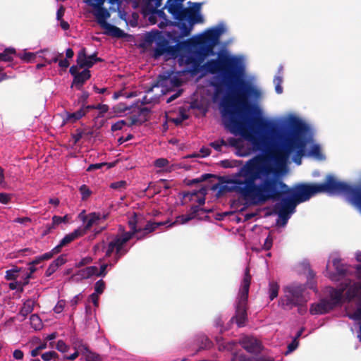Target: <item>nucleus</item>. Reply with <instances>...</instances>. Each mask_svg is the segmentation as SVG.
<instances>
[{"label":"nucleus","instance_id":"nucleus-14","mask_svg":"<svg viewBox=\"0 0 361 361\" xmlns=\"http://www.w3.org/2000/svg\"><path fill=\"white\" fill-rule=\"evenodd\" d=\"M241 346L248 353L252 354L260 353L262 346L259 341L253 337H245L241 341Z\"/></svg>","mask_w":361,"mask_h":361},{"label":"nucleus","instance_id":"nucleus-64","mask_svg":"<svg viewBox=\"0 0 361 361\" xmlns=\"http://www.w3.org/2000/svg\"><path fill=\"white\" fill-rule=\"evenodd\" d=\"M58 62H59V67L64 68V69L67 68L70 65V63L67 59H61V60L59 59Z\"/></svg>","mask_w":361,"mask_h":361},{"label":"nucleus","instance_id":"nucleus-17","mask_svg":"<svg viewBox=\"0 0 361 361\" xmlns=\"http://www.w3.org/2000/svg\"><path fill=\"white\" fill-rule=\"evenodd\" d=\"M84 235V231L80 228L75 229L73 232L66 235L60 241L63 246L69 244L74 240L79 237Z\"/></svg>","mask_w":361,"mask_h":361},{"label":"nucleus","instance_id":"nucleus-9","mask_svg":"<svg viewBox=\"0 0 361 361\" xmlns=\"http://www.w3.org/2000/svg\"><path fill=\"white\" fill-rule=\"evenodd\" d=\"M103 59L97 56V53L87 56L86 49L82 48L78 53L76 62L80 68H91L97 62H102Z\"/></svg>","mask_w":361,"mask_h":361},{"label":"nucleus","instance_id":"nucleus-48","mask_svg":"<svg viewBox=\"0 0 361 361\" xmlns=\"http://www.w3.org/2000/svg\"><path fill=\"white\" fill-rule=\"evenodd\" d=\"M87 269V276H90V277H92L93 276H97L98 274V268L96 266H90L86 267Z\"/></svg>","mask_w":361,"mask_h":361},{"label":"nucleus","instance_id":"nucleus-55","mask_svg":"<svg viewBox=\"0 0 361 361\" xmlns=\"http://www.w3.org/2000/svg\"><path fill=\"white\" fill-rule=\"evenodd\" d=\"M11 200V197L8 194L0 192V203L8 204Z\"/></svg>","mask_w":361,"mask_h":361},{"label":"nucleus","instance_id":"nucleus-15","mask_svg":"<svg viewBox=\"0 0 361 361\" xmlns=\"http://www.w3.org/2000/svg\"><path fill=\"white\" fill-rule=\"evenodd\" d=\"M334 308L328 300H322L318 303L312 304L310 312L311 314H324Z\"/></svg>","mask_w":361,"mask_h":361},{"label":"nucleus","instance_id":"nucleus-25","mask_svg":"<svg viewBox=\"0 0 361 361\" xmlns=\"http://www.w3.org/2000/svg\"><path fill=\"white\" fill-rule=\"evenodd\" d=\"M169 222V221L160 222L148 221L147 224L145 226V227L142 228V231L145 232V233L148 234L149 233L153 232L158 227L167 224Z\"/></svg>","mask_w":361,"mask_h":361},{"label":"nucleus","instance_id":"nucleus-53","mask_svg":"<svg viewBox=\"0 0 361 361\" xmlns=\"http://www.w3.org/2000/svg\"><path fill=\"white\" fill-rule=\"evenodd\" d=\"M89 96H90V94H89L88 92L83 91L82 94L80 95V97L78 99V102L80 103L81 105L86 104L87 100Z\"/></svg>","mask_w":361,"mask_h":361},{"label":"nucleus","instance_id":"nucleus-27","mask_svg":"<svg viewBox=\"0 0 361 361\" xmlns=\"http://www.w3.org/2000/svg\"><path fill=\"white\" fill-rule=\"evenodd\" d=\"M30 324L35 330H39L42 327V322L39 317L36 314H32L30 317Z\"/></svg>","mask_w":361,"mask_h":361},{"label":"nucleus","instance_id":"nucleus-20","mask_svg":"<svg viewBox=\"0 0 361 361\" xmlns=\"http://www.w3.org/2000/svg\"><path fill=\"white\" fill-rule=\"evenodd\" d=\"M87 111L84 110V108H80L79 110L73 113H67L66 118H65L66 122L75 123L82 116H85Z\"/></svg>","mask_w":361,"mask_h":361},{"label":"nucleus","instance_id":"nucleus-60","mask_svg":"<svg viewBox=\"0 0 361 361\" xmlns=\"http://www.w3.org/2000/svg\"><path fill=\"white\" fill-rule=\"evenodd\" d=\"M227 142H228V145H229V146L238 147V144H239V140L236 139L235 137H229L228 139Z\"/></svg>","mask_w":361,"mask_h":361},{"label":"nucleus","instance_id":"nucleus-34","mask_svg":"<svg viewBox=\"0 0 361 361\" xmlns=\"http://www.w3.org/2000/svg\"><path fill=\"white\" fill-rule=\"evenodd\" d=\"M128 185V183L126 180H119L117 182H114L110 184V188L116 190L118 191H122L126 189Z\"/></svg>","mask_w":361,"mask_h":361},{"label":"nucleus","instance_id":"nucleus-19","mask_svg":"<svg viewBox=\"0 0 361 361\" xmlns=\"http://www.w3.org/2000/svg\"><path fill=\"white\" fill-rule=\"evenodd\" d=\"M166 8L165 6L161 9H157L156 7H153L152 4H149L148 6H145L144 8V13L146 14H152L157 15L161 18L167 20L166 15L164 11V9Z\"/></svg>","mask_w":361,"mask_h":361},{"label":"nucleus","instance_id":"nucleus-42","mask_svg":"<svg viewBox=\"0 0 361 361\" xmlns=\"http://www.w3.org/2000/svg\"><path fill=\"white\" fill-rule=\"evenodd\" d=\"M273 245V238L271 233H269L267 237L266 238L264 243L263 244V249L265 250H269L271 248Z\"/></svg>","mask_w":361,"mask_h":361},{"label":"nucleus","instance_id":"nucleus-36","mask_svg":"<svg viewBox=\"0 0 361 361\" xmlns=\"http://www.w3.org/2000/svg\"><path fill=\"white\" fill-rule=\"evenodd\" d=\"M41 357L44 361H50L56 360L59 357V355L55 351H49L41 355Z\"/></svg>","mask_w":361,"mask_h":361},{"label":"nucleus","instance_id":"nucleus-52","mask_svg":"<svg viewBox=\"0 0 361 361\" xmlns=\"http://www.w3.org/2000/svg\"><path fill=\"white\" fill-rule=\"evenodd\" d=\"M57 269L58 268L56 267V265L51 262L45 271V276L47 277L50 276L57 270Z\"/></svg>","mask_w":361,"mask_h":361},{"label":"nucleus","instance_id":"nucleus-50","mask_svg":"<svg viewBox=\"0 0 361 361\" xmlns=\"http://www.w3.org/2000/svg\"><path fill=\"white\" fill-rule=\"evenodd\" d=\"M310 154L314 157H319L321 156V149L318 145H314L310 149Z\"/></svg>","mask_w":361,"mask_h":361},{"label":"nucleus","instance_id":"nucleus-43","mask_svg":"<svg viewBox=\"0 0 361 361\" xmlns=\"http://www.w3.org/2000/svg\"><path fill=\"white\" fill-rule=\"evenodd\" d=\"M56 348L59 351L62 353L67 352L68 350V346L63 340H59L57 341Z\"/></svg>","mask_w":361,"mask_h":361},{"label":"nucleus","instance_id":"nucleus-11","mask_svg":"<svg viewBox=\"0 0 361 361\" xmlns=\"http://www.w3.org/2000/svg\"><path fill=\"white\" fill-rule=\"evenodd\" d=\"M280 200L281 202L276 203L274 205V212H281L283 214L294 212L295 207L298 203L292 195H289L287 197L283 196Z\"/></svg>","mask_w":361,"mask_h":361},{"label":"nucleus","instance_id":"nucleus-2","mask_svg":"<svg viewBox=\"0 0 361 361\" xmlns=\"http://www.w3.org/2000/svg\"><path fill=\"white\" fill-rule=\"evenodd\" d=\"M290 126L293 131L281 136L280 144L269 151V154L266 155L270 159L272 158L276 163L284 165L290 154L295 152L294 161L299 165L301 164V157L305 154L307 143L301 133L307 130V126L296 117L290 118Z\"/></svg>","mask_w":361,"mask_h":361},{"label":"nucleus","instance_id":"nucleus-21","mask_svg":"<svg viewBox=\"0 0 361 361\" xmlns=\"http://www.w3.org/2000/svg\"><path fill=\"white\" fill-rule=\"evenodd\" d=\"M101 216L99 214L97 213H91L85 220V225L84 228H80L82 231H84V235L86 233L87 231H88L97 221L100 220Z\"/></svg>","mask_w":361,"mask_h":361},{"label":"nucleus","instance_id":"nucleus-24","mask_svg":"<svg viewBox=\"0 0 361 361\" xmlns=\"http://www.w3.org/2000/svg\"><path fill=\"white\" fill-rule=\"evenodd\" d=\"M23 270L21 267L13 266V268L6 271L5 279L7 281H16L19 276V273Z\"/></svg>","mask_w":361,"mask_h":361},{"label":"nucleus","instance_id":"nucleus-61","mask_svg":"<svg viewBox=\"0 0 361 361\" xmlns=\"http://www.w3.org/2000/svg\"><path fill=\"white\" fill-rule=\"evenodd\" d=\"M13 357L16 360H22L23 358V352L21 350L17 349L13 351Z\"/></svg>","mask_w":361,"mask_h":361},{"label":"nucleus","instance_id":"nucleus-58","mask_svg":"<svg viewBox=\"0 0 361 361\" xmlns=\"http://www.w3.org/2000/svg\"><path fill=\"white\" fill-rule=\"evenodd\" d=\"M163 0H147L145 6H148L149 4H153V7H156L157 9L159 8L162 4Z\"/></svg>","mask_w":361,"mask_h":361},{"label":"nucleus","instance_id":"nucleus-12","mask_svg":"<svg viewBox=\"0 0 361 361\" xmlns=\"http://www.w3.org/2000/svg\"><path fill=\"white\" fill-rule=\"evenodd\" d=\"M159 78L160 79L149 88V90L147 91V93L153 92L154 88L159 87V86L167 87L170 85L172 87H178L182 85L181 79L175 75H169L164 78L159 76Z\"/></svg>","mask_w":361,"mask_h":361},{"label":"nucleus","instance_id":"nucleus-1","mask_svg":"<svg viewBox=\"0 0 361 361\" xmlns=\"http://www.w3.org/2000/svg\"><path fill=\"white\" fill-rule=\"evenodd\" d=\"M224 31V25L219 24L207 30L196 39H188L190 44L183 48L185 52L178 56L179 62L185 66L184 72L191 75H196L201 71L219 74L220 79L212 82L216 92H220L226 87L233 94L224 97L220 103L224 126L231 133L240 135L250 141L255 149L264 150L269 145L267 138L256 137L253 133L270 131L272 124L262 117L257 106L249 102V96L256 90L244 80V67L240 59L221 52L217 59L202 64L207 57L215 55L214 47Z\"/></svg>","mask_w":361,"mask_h":361},{"label":"nucleus","instance_id":"nucleus-6","mask_svg":"<svg viewBox=\"0 0 361 361\" xmlns=\"http://www.w3.org/2000/svg\"><path fill=\"white\" fill-rule=\"evenodd\" d=\"M251 279L252 276L250 273V268L247 267L245 269L244 276L242 280L241 288L240 289L238 293L235 315L233 318L236 319V323L238 327L243 326L247 319L246 305Z\"/></svg>","mask_w":361,"mask_h":361},{"label":"nucleus","instance_id":"nucleus-31","mask_svg":"<svg viewBox=\"0 0 361 361\" xmlns=\"http://www.w3.org/2000/svg\"><path fill=\"white\" fill-rule=\"evenodd\" d=\"M63 56V54L59 52H53L49 54V56H44V60L48 64H51V63H56L59 61V59Z\"/></svg>","mask_w":361,"mask_h":361},{"label":"nucleus","instance_id":"nucleus-40","mask_svg":"<svg viewBox=\"0 0 361 361\" xmlns=\"http://www.w3.org/2000/svg\"><path fill=\"white\" fill-rule=\"evenodd\" d=\"M75 350H78L80 353L84 355L85 356L90 351L88 345L85 343H80V345H76Z\"/></svg>","mask_w":361,"mask_h":361},{"label":"nucleus","instance_id":"nucleus-62","mask_svg":"<svg viewBox=\"0 0 361 361\" xmlns=\"http://www.w3.org/2000/svg\"><path fill=\"white\" fill-rule=\"evenodd\" d=\"M90 298L93 302L94 305L97 307L99 305V296L96 293H93L90 295Z\"/></svg>","mask_w":361,"mask_h":361},{"label":"nucleus","instance_id":"nucleus-44","mask_svg":"<svg viewBox=\"0 0 361 361\" xmlns=\"http://www.w3.org/2000/svg\"><path fill=\"white\" fill-rule=\"evenodd\" d=\"M66 305V301L63 300H61L58 301L57 304L55 305L54 308V311L55 313L59 314L63 312Z\"/></svg>","mask_w":361,"mask_h":361},{"label":"nucleus","instance_id":"nucleus-38","mask_svg":"<svg viewBox=\"0 0 361 361\" xmlns=\"http://www.w3.org/2000/svg\"><path fill=\"white\" fill-rule=\"evenodd\" d=\"M105 287V282L102 279H100L94 284V291L97 294H102L104 292Z\"/></svg>","mask_w":361,"mask_h":361},{"label":"nucleus","instance_id":"nucleus-54","mask_svg":"<svg viewBox=\"0 0 361 361\" xmlns=\"http://www.w3.org/2000/svg\"><path fill=\"white\" fill-rule=\"evenodd\" d=\"M96 109L99 110V116H103V114L108 111L109 106L106 104H97L96 106Z\"/></svg>","mask_w":361,"mask_h":361},{"label":"nucleus","instance_id":"nucleus-30","mask_svg":"<svg viewBox=\"0 0 361 361\" xmlns=\"http://www.w3.org/2000/svg\"><path fill=\"white\" fill-rule=\"evenodd\" d=\"M34 302L28 300H27L20 310V313L23 316H26L27 314L31 313L33 310Z\"/></svg>","mask_w":361,"mask_h":361},{"label":"nucleus","instance_id":"nucleus-32","mask_svg":"<svg viewBox=\"0 0 361 361\" xmlns=\"http://www.w3.org/2000/svg\"><path fill=\"white\" fill-rule=\"evenodd\" d=\"M18 58H20L22 61L26 63H30L32 61L36 56V54L32 52H25L24 54H16Z\"/></svg>","mask_w":361,"mask_h":361},{"label":"nucleus","instance_id":"nucleus-47","mask_svg":"<svg viewBox=\"0 0 361 361\" xmlns=\"http://www.w3.org/2000/svg\"><path fill=\"white\" fill-rule=\"evenodd\" d=\"M112 267L113 264H103L101 265L100 269H98V274L97 276H105L107 274L106 269L108 267Z\"/></svg>","mask_w":361,"mask_h":361},{"label":"nucleus","instance_id":"nucleus-5","mask_svg":"<svg viewBox=\"0 0 361 361\" xmlns=\"http://www.w3.org/2000/svg\"><path fill=\"white\" fill-rule=\"evenodd\" d=\"M84 3L94 8L96 11L94 16L97 19V23L105 30V34L116 38H123L126 34L119 27L106 22V19L110 17L108 10L103 7L104 0H82Z\"/></svg>","mask_w":361,"mask_h":361},{"label":"nucleus","instance_id":"nucleus-23","mask_svg":"<svg viewBox=\"0 0 361 361\" xmlns=\"http://www.w3.org/2000/svg\"><path fill=\"white\" fill-rule=\"evenodd\" d=\"M342 299V291L338 289H333L330 292V300H328L334 308L340 305Z\"/></svg>","mask_w":361,"mask_h":361},{"label":"nucleus","instance_id":"nucleus-3","mask_svg":"<svg viewBox=\"0 0 361 361\" xmlns=\"http://www.w3.org/2000/svg\"><path fill=\"white\" fill-rule=\"evenodd\" d=\"M166 35L167 38L164 35L158 37L156 47L154 49L152 54L154 59H158L161 56L176 59L180 55L183 48L190 44L189 40L180 42L181 38L176 40V37L180 35V32H168Z\"/></svg>","mask_w":361,"mask_h":361},{"label":"nucleus","instance_id":"nucleus-26","mask_svg":"<svg viewBox=\"0 0 361 361\" xmlns=\"http://www.w3.org/2000/svg\"><path fill=\"white\" fill-rule=\"evenodd\" d=\"M279 285L276 281H270L269 283V299L273 300L279 295Z\"/></svg>","mask_w":361,"mask_h":361},{"label":"nucleus","instance_id":"nucleus-37","mask_svg":"<svg viewBox=\"0 0 361 361\" xmlns=\"http://www.w3.org/2000/svg\"><path fill=\"white\" fill-rule=\"evenodd\" d=\"M85 361H103L100 355L90 351L88 354L85 355Z\"/></svg>","mask_w":361,"mask_h":361},{"label":"nucleus","instance_id":"nucleus-39","mask_svg":"<svg viewBox=\"0 0 361 361\" xmlns=\"http://www.w3.org/2000/svg\"><path fill=\"white\" fill-rule=\"evenodd\" d=\"M149 111V109L147 107H142L140 109L139 116H143V119L141 120L140 124L147 121Z\"/></svg>","mask_w":361,"mask_h":361},{"label":"nucleus","instance_id":"nucleus-22","mask_svg":"<svg viewBox=\"0 0 361 361\" xmlns=\"http://www.w3.org/2000/svg\"><path fill=\"white\" fill-rule=\"evenodd\" d=\"M16 54V51L14 48H6L2 53H0V61L11 62L13 60V56Z\"/></svg>","mask_w":361,"mask_h":361},{"label":"nucleus","instance_id":"nucleus-63","mask_svg":"<svg viewBox=\"0 0 361 361\" xmlns=\"http://www.w3.org/2000/svg\"><path fill=\"white\" fill-rule=\"evenodd\" d=\"M129 109H130L129 107L126 106L123 104H121V103L118 104L116 106L114 107L115 111H118V112H124L126 110H129Z\"/></svg>","mask_w":361,"mask_h":361},{"label":"nucleus","instance_id":"nucleus-28","mask_svg":"<svg viewBox=\"0 0 361 361\" xmlns=\"http://www.w3.org/2000/svg\"><path fill=\"white\" fill-rule=\"evenodd\" d=\"M332 263L338 275L344 276L345 274L346 269H345L344 265L341 264L340 259H334Z\"/></svg>","mask_w":361,"mask_h":361},{"label":"nucleus","instance_id":"nucleus-41","mask_svg":"<svg viewBox=\"0 0 361 361\" xmlns=\"http://www.w3.org/2000/svg\"><path fill=\"white\" fill-rule=\"evenodd\" d=\"M80 192L82 195V199H87L90 195L91 191L86 185H82L80 188Z\"/></svg>","mask_w":361,"mask_h":361},{"label":"nucleus","instance_id":"nucleus-35","mask_svg":"<svg viewBox=\"0 0 361 361\" xmlns=\"http://www.w3.org/2000/svg\"><path fill=\"white\" fill-rule=\"evenodd\" d=\"M283 82V78L280 75H276L274 78V83L275 85V90L277 94H281L283 92V87L281 86V83Z\"/></svg>","mask_w":361,"mask_h":361},{"label":"nucleus","instance_id":"nucleus-49","mask_svg":"<svg viewBox=\"0 0 361 361\" xmlns=\"http://www.w3.org/2000/svg\"><path fill=\"white\" fill-rule=\"evenodd\" d=\"M106 162H102V163H97V164H90L88 168L87 169V171H92L94 170H97L102 169V166H106Z\"/></svg>","mask_w":361,"mask_h":361},{"label":"nucleus","instance_id":"nucleus-16","mask_svg":"<svg viewBox=\"0 0 361 361\" xmlns=\"http://www.w3.org/2000/svg\"><path fill=\"white\" fill-rule=\"evenodd\" d=\"M91 78L90 71L88 69H85L75 75L73 78L72 86L75 85L78 90H80L83 84Z\"/></svg>","mask_w":361,"mask_h":361},{"label":"nucleus","instance_id":"nucleus-46","mask_svg":"<svg viewBox=\"0 0 361 361\" xmlns=\"http://www.w3.org/2000/svg\"><path fill=\"white\" fill-rule=\"evenodd\" d=\"M126 124V121L123 120L118 121V122L114 123L111 127V130L114 132L117 130H120L123 128V126Z\"/></svg>","mask_w":361,"mask_h":361},{"label":"nucleus","instance_id":"nucleus-7","mask_svg":"<svg viewBox=\"0 0 361 361\" xmlns=\"http://www.w3.org/2000/svg\"><path fill=\"white\" fill-rule=\"evenodd\" d=\"M305 287L302 285H290L284 288V295L280 298L279 304L284 310H291L295 306H300L307 302L303 293Z\"/></svg>","mask_w":361,"mask_h":361},{"label":"nucleus","instance_id":"nucleus-51","mask_svg":"<svg viewBox=\"0 0 361 361\" xmlns=\"http://www.w3.org/2000/svg\"><path fill=\"white\" fill-rule=\"evenodd\" d=\"M66 262V259L65 258L64 255H60L58 257L57 259L54 260L52 263L56 265L57 268H59L60 266L64 264Z\"/></svg>","mask_w":361,"mask_h":361},{"label":"nucleus","instance_id":"nucleus-59","mask_svg":"<svg viewBox=\"0 0 361 361\" xmlns=\"http://www.w3.org/2000/svg\"><path fill=\"white\" fill-rule=\"evenodd\" d=\"M75 276H79L80 279H82L90 278V276H87L86 268L78 271V272Z\"/></svg>","mask_w":361,"mask_h":361},{"label":"nucleus","instance_id":"nucleus-56","mask_svg":"<svg viewBox=\"0 0 361 361\" xmlns=\"http://www.w3.org/2000/svg\"><path fill=\"white\" fill-rule=\"evenodd\" d=\"M56 229L52 224H48L45 226L44 230L42 231V236H45L52 232L53 230Z\"/></svg>","mask_w":361,"mask_h":361},{"label":"nucleus","instance_id":"nucleus-33","mask_svg":"<svg viewBox=\"0 0 361 361\" xmlns=\"http://www.w3.org/2000/svg\"><path fill=\"white\" fill-rule=\"evenodd\" d=\"M160 35H162V34L159 31H156L155 32H148L146 35L145 41H146V42L149 43V44L154 42L156 44L157 42V38Z\"/></svg>","mask_w":361,"mask_h":361},{"label":"nucleus","instance_id":"nucleus-8","mask_svg":"<svg viewBox=\"0 0 361 361\" xmlns=\"http://www.w3.org/2000/svg\"><path fill=\"white\" fill-rule=\"evenodd\" d=\"M111 239L107 245L105 257H109L114 252V262L117 263L129 251V249L126 247V243L130 240V235H114Z\"/></svg>","mask_w":361,"mask_h":361},{"label":"nucleus","instance_id":"nucleus-10","mask_svg":"<svg viewBox=\"0 0 361 361\" xmlns=\"http://www.w3.org/2000/svg\"><path fill=\"white\" fill-rule=\"evenodd\" d=\"M209 212H210V210H206L203 208H200L197 205H193L191 207L188 214L177 216L176 221L170 224L169 226L171 227L176 224H183L195 218L200 219V217H199L200 213L204 214Z\"/></svg>","mask_w":361,"mask_h":361},{"label":"nucleus","instance_id":"nucleus-45","mask_svg":"<svg viewBox=\"0 0 361 361\" xmlns=\"http://www.w3.org/2000/svg\"><path fill=\"white\" fill-rule=\"evenodd\" d=\"M169 161L165 158H159L154 161V166L157 168H163L169 164Z\"/></svg>","mask_w":361,"mask_h":361},{"label":"nucleus","instance_id":"nucleus-57","mask_svg":"<svg viewBox=\"0 0 361 361\" xmlns=\"http://www.w3.org/2000/svg\"><path fill=\"white\" fill-rule=\"evenodd\" d=\"M84 135V130H77V133L72 135L74 143H77Z\"/></svg>","mask_w":361,"mask_h":361},{"label":"nucleus","instance_id":"nucleus-13","mask_svg":"<svg viewBox=\"0 0 361 361\" xmlns=\"http://www.w3.org/2000/svg\"><path fill=\"white\" fill-rule=\"evenodd\" d=\"M185 0H167L165 8H167L168 12L171 13L176 21H179L185 8L183 6Z\"/></svg>","mask_w":361,"mask_h":361},{"label":"nucleus","instance_id":"nucleus-18","mask_svg":"<svg viewBox=\"0 0 361 361\" xmlns=\"http://www.w3.org/2000/svg\"><path fill=\"white\" fill-rule=\"evenodd\" d=\"M137 214L135 213L132 218L128 221V226L130 230L128 231V233H124L123 234H130V239H132L136 234L142 232V228H137Z\"/></svg>","mask_w":361,"mask_h":361},{"label":"nucleus","instance_id":"nucleus-29","mask_svg":"<svg viewBox=\"0 0 361 361\" xmlns=\"http://www.w3.org/2000/svg\"><path fill=\"white\" fill-rule=\"evenodd\" d=\"M211 178H216V176L210 174V173H204V174H202L200 178H194V179L188 180V182L187 183V185H194L196 183H200L205 181L207 179Z\"/></svg>","mask_w":361,"mask_h":361},{"label":"nucleus","instance_id":"nucleus-4","mask_svg":"<svg viewBox=\"0 0 361 361\" xmlns=\"http://www.w3.org/2000/svg\"><path fill=\"white\" fill-rule=\"evenodd\" d=\"M201 6V3H194L192 8H185L182 11L183 13L179 21H169L180 30V35L176 39L190 35L194 25L203 23V18L200 13Z\"/></svg>","mask_w":361,"mask_h":361}]
</instances>
